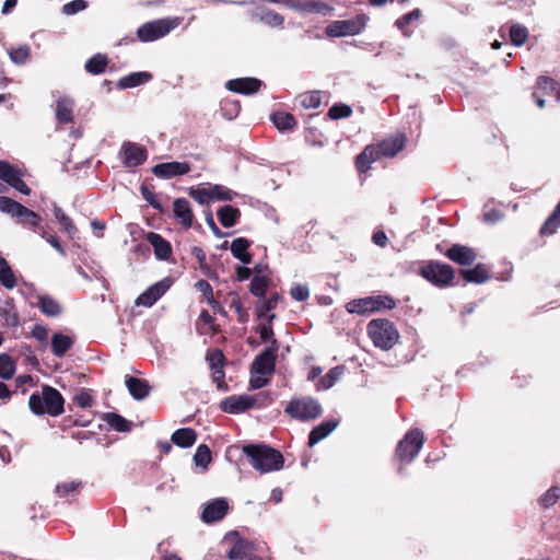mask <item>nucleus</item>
I'll use <instances>...</instances> for the list:
<instances>
[{
  "label": "nucleus",
  "instance_id": "obj_49",
  "mask_svg": "<svg viewBox=\"0 0 560 560\" xmlns=\"http://www.w3.org/2000/svg\"><path fill=\"white\" fill-rule=\"evenodd\" d=\"M528 38V30L521 24H513L510 27V39L513 45L522 46Z\"/></svg>",
  "mask_w": 560,
  "mask_h": 560
},
{
  "label": "nucleus",
  "instance_id": "obj_25",
  "mask_svg": "<svg viewBox=\"0 0 560 560\" xmlns=\"http://www.w3.org/2000/svg\"><path fill=\"white\" fill-rule=\"evenodd\" d=\"M339 424L336 419L325 420L318 425L314 427L308 434V446L313 447L318 442L327 438Z\"/></svg>",
  "mask_w": 560,
  "mask_h": 560
},
{
  "label": "nucleus",
  "instance_id": "obj_35",
  "mask_svg": "<svg viewBox=\"0 0 560 560\" xmlns=\"http://www.w3.org/2000/svg\"><path fill=\"white\" fill-rule=\"evenodd\" d=\"M101 419L117 432L126 433L131 430V422L116 412H105Z\"/></svg>",
  "mask_w": 560,
  "mask_h": 560
},
{
  "label": "nucleus",
  "instance_id": "obj_6",
  "mask_svg": "<svg viewBox=\"0 0 560 560\" xmlns=\"http://www.w3.org/2000/svg\"><path fill=\"white\" fill-rule=\"evenodd\" d=\"M0 211L10 214L16 219V223L34 233L43 230L40 215L10 197L0 196Z\"/></svg>",
  "mask_w": 560,
  "mask_h": 560
},
{
  "label": "nucleus",
  "instance_id": "obj_8",
  "mask_svg": "<svg viewBox=\"0 0 560 560\" xmlns=\"http://www.w3.org/2000/svg\"><path fill=\"white\" fill-rule=\"evenodd\" d=\"M284 412L292 419L310 421L320 417L323 408L318 400L306 396L291 399L285 406Z\"/></svg>",
  "mask_w": 560,
  "mask_h": 560
},
{
  "label": "nucleus",
  "instance_id": "obj_47",
  "mask_svg": "<svg viewBox=\"0 0 560 560\" xmlns=\"http://www.w3.org/2000/svg\"><path fill=\"white\" fill-rule=\"evenodd\" d=\"M422 13L420 9H413L412 11L400 16L395 25L402 32L404 35L409 36V32L407 31V26L413 22L418 21L421 18Z\"/></svg>",
  "mask_w": 560,
  "mask_h": 560
},
{
  "label": "nucleus",
  "instance_id": "obj_56",
  "mask_svg": "<svg viewBox=\"0 0 560 560\" xmlns=\"http://www.w3.org/2000/svg\"><path fill=\"white\" fill-rule=\"evenodd\" d=\"M140 191H141V195L143 197V199L151 206L153 207L155 210H158L159 212H163L164 209L161 205V202L158 200L156 198V195L153 190V187H149L147 185H142L140 187Z\"/></svg>",
  "mask_w": 560,
  "mask_h": 560
},
{
  "label": "nucleus",
  "instance_id": "obj_3",
  "mask_svg": "<svg viewBox=\"0 0 560 560\" xmlns=\"http://www.w3.org/2000/svg\"><path fill=\"white\" fill-rule=\"evenodd\" d=\"M28 407L36 416L58 417L65 411V398L55 387L43 385L40 392L30 396Z\"/></svg>",
  "mask_w": 560,
  "mask_h": 560
},
{
  "label": "nucleus",
  "instance_id": "obj_37",
  "mask_svg": "<svg viewBox=\"0 0 560 560\" xmlns=\"http://www.w3.org/2000/svg\"><path fill=\"white\" fill-rule=\"evenodd\" d=\"M560 228V201L539 230L540 236H550Z\"/></svg>",
  "mask_w": 560,
  "mask_h": 560
},
{
  "label": "nucleus",
  "instance_id": "obj_64",
  "mask_svg": "<svg viewBox=\"0 0 560 560\" xmlns=\"http://www.w3.org/2000/svg\"><path fill=\"white\" fill-rule=\"evenodd\" d=\"M73 400L81 408H89L94 402L92 395L88 390H84V389H82L79 394H77L74 396Z\"/></svg>",
  "mask_w": 560,
  "mask_h": 560
},
{
  "label": "nucleus",
  "instance_id": "obj_9",
  "mask_svg": "<svg viewBox=\"0 0 560 560\" xmlns=\"http://www.w3.org/2000/svg\"><path fill=\"white\" fill-rule=\"evenodd\" d=\"M368 16L357 15L351 20H337L326 26L325 33L329 37H343L360 34L366 25Z\"/></svg>",
  "mask_w": 560,
  "mask_h": 560
},
{
  "label": "nucleus",
  "instance_id": "obj_63",
  "mask_svg": "<svg viewBox=\"0 0 560 560\" xmlns=\"http://www.w3.org/2000/svg\"><path fill=\"white\" fill-rule=\"evenodd\" d=\"M86 8V1L84 0H73V1H70L68 3H66L63 7H62V12L65 14H75L82 10H84Z\"/></svg>",
  "mask_w": 560,
  "mask_h": 560
},
{
  "label": "nucleus",
  "instance_id": "obj_27",
  "mask_svg": "<svg viewBox=\"0 0 560 560\" xmlns=\"http://www.w3.org/2000/svg\"><path fill=\"white\" fill-rule=\"evenodd\" d=\"M36 306L48 317H58L62 313L61 304L50 295L42 294L37 296Z\"/></svg>",
  "mask_w": 560,
  "mask_h": 560
},
{
  "label": "nucleus",
  "instance_id": "obj_43",
  "mask_svg": "<svg viewBox=\"0 0 560 560\" xmlns=\"http://www.w3.org/2000/svg\"><path fill=\"white\" fill-rule=\"evenodd\" d=\"M211 201H232L237 195L235 191L229 189L223 185L209 184Z\"/></svg>",
  "mask_w": 560,
  "mask_h": 560
},
{
  "label": "nucleus",
  "instance_id": "obj_50",
  "mask_svg": "<svg viewBox=\"0 0 560 560\" xmlns=\"http://www.w3.org/2000/svg\"><path fill=\"white\" fill-rule=\"evenodd\" d=\"M536 83L545 94H559L560 84L550 77L539 75Z\"/></svg>",
  "mask_w": 560,
  "mask_h": 560
},
{
  "label": "nucleus",
  "instance_id": "obj_11",
  "mask_svg": "<svg viewBox=\"0 0 560 560\" xmlns=\"http://www.w3.org/2000/svg\"><path fill=\"white\" fill-rule=\"evenodd\" d=\"M278 350V341L272 339L271 345L256 355L252 363L250 372L259 375H271L276 368Z\"/></svg>",
  "mask_w": 560,
  "mask_h": 560
},
{
  "label": "nucleus",
  "instance_id": "obj_15",
  "mask_svg": "<svg viewBox=\"0 0 560 560\" xmlns=\"http://www.w3.org/2000/svg\"><path fill=\"white\" fill-rule=\"evenodd\" d=\"M22 172L7 161L0 160V179L23 195L28 196L31 188L23 180Z\"/></svg>",
  "mask_w": 560,
  "mask_h": 560
},
{
  "label": "nucleus",
  "instance_id": "obj_5",
  "mask_svg": "<svg viewBox=\"0 0 560 560\" xmlns=\"http://www.w3.org/2000/svg\"><path fill=\"white\" fill-rule=\"evenodd\" d=\"M424 442V433L418 428L409 430L398 442L394 453V459L399 463L398 474L417 457Z\"/></svg>",
  "mask_w": 560,
  "mask_h": 560
},
{
  "label": "nucleus",
  "instance_id": "obj_46",
  "mask_svg": "<svg viewBox=\"0 0 560 560\" xmlns=\"http://www.w3.org/2000/svg\"><path fill=\"white\" fill-rule=\"evenodd\" d=\"M15 363L8 353L0 354V378L10 380L15 373Z\"/></svg>",
  "mask_w": 560,
  "mask_h": 560
},
{
  "label": "nucleus",
  "instance_id": "obj_61",
  "mask_svg": "<svg viewBox=\"0 0 560 560\" xmlns=\"http://www.w3.org/2000/svg\"><path fill=\"white\" fill-rule=\"evenodd\" d=\"M303 10L306 11V12H316V13H327V12H330L332 10L331 7H329L327 3L325 2H320V1H307L306 3H304L303 5Z\"/></svg>",
  "mask_w": 560,
  "mask_h": 560
},
{
  "label": "nucleus",
  "instance_id": "obj_30",
  "mask_svg": "<svg viewBox=\"0 0 560 560\" xmlns=\"http://www.w3.org/2000/svg\"><path fill=\"white\" fill-rule=\"evenodd\" d=\"M255 304V311L258 318L267 316V313L275 310L278 303L282 300V295L278 292H272L268 298H258Z\"/></svg>",
  "mask_w": 560,
  "mask_h": 560
},
{
  "label": "nucleus",
  "instance_id": "obj_24",
  "mask_svg": "<svg viewBox=\"0 0 560 560\" xmlns=\"http://www.w3.org/2000/svg\"><path fill=\"white\" fill-rule=\"evenodd\" d=\"M459 275L466 282L476 284L485 283L490 279L489 268L482 262L477 264L470 269H459Z\"/></svg>",
  "mask_w": 560,
  "mask_h": 560
},
{
  "label": "nucleus",
  "instance_id": "obj_51",
  "mask_svg": "<svg viewBox=\"0 0 560 560\" xmlns=\"http://www.w3.org/2000/svg\"><path fill=\"white\" fill-rule=\"evenodd\" d=\"M188 195H189V197H191L194 200H196L200 205H208L209 202H211L209 185L207 187H205V186L190 187L188 189Z\"/></svg>",
  "mask_w": 560,
  "mask_h": 560
},
{
  "label": "nucleus",
  "instance_id": "obj_58",
  "mask_svg": "<svg viewBox=\"0 0 560 560\" xmlns=\"http://www.w3.org/2000/svg\"><path fill=\"white\" fill-rule=\"evenodd\" d=\"M237 315V322L241 324H246L249 319V315L247 311L244 308L243 303L237 294L233 295V300L230 305Z\"/></svg>",
  "mask_w": 560,
  "mask_h": 560
},
{
  "label": "nucleus",
  "instance_id": "obj_10",
  "mask_svg": "<svg viewBox=\"0 0 560 560\" xmlns=\"http://www.w3.org/2000/svg\"><path fill=\"white\" fill-rule=\"evenodd\" d=\"M206 361L211 370L212 381L217 384V388L222 392L229 390V385L225 382L224 368L226 364V358L223 351L219 348H213L207 351Z\"/></svg>",
  "mask_w": 560,
  "mask_h": 560
},
{
  "label": "nucleus",
  "instance_id": "obj_42",
  "mask_svg": "<svg viewBox=\"0 0 560 560\" xmlns=\"http://www.w3.org/2000/svg\"><path fill=\"white\" fill-rule=\"evenodd\" d=\"M346 310L351 314L364 315L372 313L370 296L355 299L346 304Z\"/></svg>",
  "mask_w": 560,
  "mask_h": 560
},
{
  "label": "nucleus",
  "instance_id": "obj_2",
  "mask_svg": "<svg viewBox=\"0 0 560 560\" xmlns=\"http://www.w3.org/2000/svg\"><path fill=\"white\" fill-rule=\"evenodd\" d=\"M242 450L252 467L260 474L280 470L283 467L284 458L282 454L268 445L247 444Z\"/></svg>",
  "mask_w": 560,
  "mask_h": 560
},
{
  "label": "nucleus",
  "instance_id": "obj_4",
  "mask_svg": "<svg viewBox=\"0 0 560 560\" xmlns=\"http://www.w3.org/2000/svg\"><path fill=\"white\" fill-rule=\"evenodd\" d=\"M366 332L376 348L388 351L400 339V334L395 324L387 318H374L369 322Z\"/></svg>",
  "mask_w": 560,
  "mask_h": 560
},
{
  "label": "nucleus",
  "instance_id": "obj_20",
  "mask_svg": "<svg viewBox=\"0 0 560 560\" xmlns=\"http://www.w3.org/2000/svg\"><path fill=\"white\" fill-rule=\"evenodd\" d=\"M228 512L229 503L225 499H213L205 505L201 513V520L207 524L219 522L224 518Z\"/></svg>",
  "mask_w": 560,
  "mask_h": 560
},
{
  "label": "nucleus",
  "instance_id": "obj_33",
  "mask_svg": "<svg viewBox=\"0 0 560 560\" xmlns=\"http://www.w3.org/2000/svg\"><path fill=\"white\" fill-rule=\"evenodd\" d=\"M56 118L59 124L67 125L73 121V102L69 98H59L56 103Z\"/></svg>",
  "mask_w": 560,
  "mask_h": 560
},
{
  "label": "nucleus",
  "instance_id": "obj_13",
  "mask_svg": "<svg viewBox=\"0 0 560 560\" xmlns=\"http://www.w3.org/2000/svg\"><path fill=\"white\" fill-rule=\"evenodd\" d=\"M173 24L166 20H156L142 24L137 30L140 42L148 43L160 39L171 32Z\"/></svg>",
  "mask_w": 560,
  "mask_h": 560
},
{
  "label": "nucleus",
  "instance_id": "obj_18",
  "mask_svg": "<svg viewBox=\"0 0 560 560\" xmlns=\"http://www.w3.org/2000/svg\"><path fill=\"white\" fill-rule=\"evenodd\" d=\"M191 165L188 162H165L152 167V173L162 179H170L186 175L190 172Z\"/></svg>",
  "mask_w": 560,
  "mask_h": 560
},
{
  "label": "nucleus",
  "instance_id": "obj_1",
  "mask_svg": "<svg viewBox=\"0 0 560 560\" xmlns=\"http://www.w3.org/2000/svg\"><path fill=\"white\" fill-rule=\"evenodd\" d=\"M408 142L404 132L389 135L378 143L368 144L361 153L355 156L354 165L359 173H366L371 164L381 159H393L401 152Z\"/></svg>",
  "mask_w": 560,
  "mask_h": 560
},
{
  "label": "nucleus",
  "instance_id": "obj_52",
  "mask_svg": "<svg viewBox=\"0 0 560 560\" xmlns=\"http://www.w3.org/2000/svg\"><path fill=\"white\" fill-rule=\"evenodd\" d=\"M194 462L197 466H201L207 468L208 465L212 462V454L208 445L200 444L196 453L194 455Z\"/></svg>",
  "mask_w": 560,
  "mask_h": 560
},
{
  "label": "nucleus",
  "instance_id": "obj_40",
  "mask_svg": "<svg viewBox=\"0 0 560 560\" xmlns=\"http://www.w3.org/2000/svg\"><path fill=\"white\" fill-rule=\"evenodd\" d=\"M271 280L268 276L255 275L249 283V292L257 298H265Z\"/></svg>",
  "mask_w": 560,
  "mask_h": 560
},
{
  "label": "nucleus",
  "instance_id": "obj_54",
  "mask_svg": "<svg viewBox=\"0 0 560 560\" xmlns=\"http://www.w3.org/2000/svg\"><path fill=\"white\" fill-rule=\"evenodd\" d=\"M11 60L16 65H24L31 57V49L27 45L12 48L9 51Z\"/></svg>",
  "mask_w": 560,
  "mask_h": 560
},
{
  "label": "nucleus",
  "instance_id": "obj_12",
  "mask_svg": "<svg viewBox=\"0 0 560 560\" xmlns=\"http://www.w3.org/2000/svg\"><path fill=\"white\" fill-rule=\"evenodd\" d=\"M436 249L451 261L462 267L471 266L478 257L475 248L463 244H453L445 250L441 244H438Z\"/></svg>",
  "mask_w": 560,
  "mask_h": 560
},
{
  "label": "nucleus",
  "instance_id": "obj_28",
  "mask_svg": "<svg viewBox=\"0 0 560 560\" xmlns=\"http://www.w3.org/2000/svg\"><path fill=\"white\" fill-rule=\"evenodd\" d=\"M250 245L252 242L246 237H237L232 241L230 249L236 259H238L244 265H249L253 260L252 255L247 252Z\"/></svg>",
  "mask_w": 560,
  "mask_h": 560
},
{
  "label": "nucleus",
  "instance_id": "obj_39",
  "mask_svg": "<svg viewBox=\"0 0 560 560\" xmlns=\"http://www.w3.org/2000/svg\"><path fill=\"white\" fill-rule=\"evenodd\" d=\"M54 215L60 224L61 230L65 231L70 237H73L77 234L78 229L74 225L72 219L68 217L65 211L57 205H54Z\"/></svg>",
  "mask_w": 560,
  "mask_h": 560
},
{
  "label": "nucleus",
  "instance_id": "obj_41",
  "mask_svg": "<svg viewBox=\"0 0 560 560\" xmlns=\"http://www.w3.org/2000/svg\"><path fill=\"white\" fill-rule=\"evenodd\" d=\"M0 283L9 290L16 285L15 275L7 259L2 256H0Z\"/></svg>",
  "mask_w": 560,
  "mask_h": 560
},
{
  "label": "nucleus",
  "instance_id": "obj_16",
  "mask_svg": "<svg viewBox=\"0 0 560 560\" xmlns=\"http://www.w3.org/2000/svg\"><path fill=\"white\" fill-rule=\"evenodd\" d=\"M230 560H265L257 553V547L253 541L245 538H236L233 546L228 551Z\"/></svg>",
  "mask_w": 560,
  "mask_h": 560
},
{
  "label": "nucleus",
  "instance_id": "obj_60",
  "mask_svg": "<svg viewBox=\"0 0 560 560\" xmlns=\"http://www.w3.org/2000/svg\"><path fill=\"white\" fill-rule=\"evenodd\" d=\"M81 487L80 481H69L57 485L56 493L59 498H66L69 493L75 492Z\"/></svg>",
  "mask_w": 560,
  "mask_h": 560
},
{
  "label": "nucleus",
  "instance_id": "obj_17",
  "mask_svg": "<svg viewBox=\"0 0 560 560\" xmlns=\"http://www.w3.org/2000/svg\"><path fill=\"white\" fill-rule=\"evenodd\" d=\"M255 404H257L256 397L232 395L220 402V409L226 413L238 415L254 408Z\"/></svg>",
  "mask_w": 560,
  "mask_h": 560
},
{
  "label": "nucleus",
  "instance_id": "obj_34",
  "mask_svg": "<svg viewBox=\"0 0 560 560\" xmlns=\"http://www.w3.org/2000/svg\"><path fill=\"white\" fill-rule=\"evenodd\" d=\"M217 215L220 223L224 228H232L238 222L241 218V211L236 207L226 205L218 210Z\"/></svg>",
  "mask_w": 560,
  "mask_h": 560
},
{
  "label": "nucleus",
  "instance_id": "obj_14",
  "mask_svg": "<svg viewBox=\"0 0 560 560\" xmlns=\"http://www.w3.org/2000/svg\"><path fill=\"white\" fill-rule=\"evenodd\" d=\"M125 167L133 168L142 165L148 159V151L136 142H124L119 152Z\"/></svg>",
  "mask_w": 560,
  "mask_h": 560
},
{
  "label": "nucleus",
  "instance_id": "obj_22",
  "mask_svg": "<svg viewBox=\"0 0 560 560\" xmlns=\"http://www.w3.org/2000/svg\"><path fill=\"white\" fill-rule=\"evenodd\" d=\"M145 240L153 247L154 255L160 260H168L172 256V245L163 236L155 232H148Z\"/></svg>",
  "mask_w": 560,
  "mask_h": 560
},
{
  "label": "nucleus",
  "instance_id": "obj_53",
  "mask_svg": "<svg viewBox=\"0 0 560 560\" xmlns=\"http://www.w3.org/2000/svg\"><path fill=\"white\" fill-rule=\"evenodd\" d=\"M351 115H352V108L349 105L343 104V103L334 104L327 113V116L332 120L348 118Z\"/></svg>",
  "mask_w": 560,
  "mask_h": 560
},
{
  "label": "nucleus",
  "instance_id": "obj_55",
  "mask_svg": "<svg viewBox=\"0 0 560 560\" xmlns=\"http://www.w3.org/2000/svg\"><path fill=\"white\" fill-rule=\"evenodd\" d=\"M560 498V488L559 487H551L548 489L540 498H539V504L544 509H548L550 506H553Z\"/></svg>",
  "mask_w": 560,
  "mask_h": 560
},
{
  "label": "nucleus",
  "instance_id": "obj_48",
  "mask_svg": "<svg viewBox=\"0 0 560 560\" xmlns=\"http://www.w3.org/2000/svg\"><path fill=\"white\" fill-rule=\"evenodd\" d=\"M341 374H342V369L340 366H335V368L330 369L327 372V374L324 375L319 380V382L317 384V388L318 389H328V388L332 387Z\"/></svg>",
  "mask_w": 560,
  "mask_h": 560
},
{
  "label": "nucleus",
  "instance_id": "obj_57",
  "mask_svg": "<svg viewBox=\"0 0 560 560\" xmlns=\"http://www.w3.org/2000/svg\"><path fill=\"white\" fill-rule=\"evenodd\" d=\"M0 316L5 327L14 328L20 325L19 314L13 308H0Z\"/></svg>",
  "mask_w": 560,
  "mask_h": 560
},
{
  "label": "nucleus",
  "instance_id": "obj_23",
  "mask_svg": "<svg viewBox=\"0 0 560 560\" xmlns=\"http://www.w3.org/2000/svg\"><path fill=\"white\" fill-rule=\"evenodd\" d=\"M173 212L175 219L178 220L185 229L191 228L195 215L187 199H175L173 203Z\"/></svg>",
  "mask_w": 560,
  "mask_h": 560
},
{
  "label": "nucleus",
  "instance_id": "obj_19",
  "mask_svg": "<svg viewBox=\"0 0 560 560\" xmlns=\"http://www.w3.org/2000/svg\"><path fill=\"white\" fill-rule=\"evenodd\" d=\"M171 284L170 278L154 283L137 298L136 305L151 307L170 289Z\"/></svg>",
  "mask_w": 560,
  "mask_h": 560
},
{
  "label": "nucleus",
  "instance_id": "obj_21",
  "mask_svg": "<svg viewBox=\"0 0 560 560\" xmlns=\"http://www.w3.org/2000/svg\"><path fill=\"white\" fill-rule=\"evenodd\" d=\"M262 85V82L256 78H238L229 80L225 84L226 89L244 95L257 93Z\"/></svg>",
  "mask_w": 560,
  "mask_h": 560
},
{
  "label": "nucleus",
  "instance_id": "obj_7",
  "mask_svg": "<svg viewBox=\"0 0 560 560\" xmlns=\"http://www.w3.org/2000/svg\"><path fill=\"white\" fill-rule=\"evenodd\" d=\"M419 275L428 282L440 289L453 285L455 280L454 268L451 265L439 260H429L424 262L419 269Z\"/></svg>",
  "mask_w": 560,
  "mask_h": 560
},
{
  "label": "nucleus",
  "instance_id": "obj_59",
  "mask_svg": "<svg viewBox=\"0 0 560 560\" xmlns=\"http://www.w3.org/2000/svg\"><path fill=\"white\" fill-rule=\"evenodd\" d=\"M276 318V315L275 314H271L268 316V323L267 324H261L259 325L258 327V332H259V336H260V339L264 341V342H272V339H276L273 336V329H272V326H271V322Z\"/></svg>",
  "mask_w": 560,
  "mask_h": 560
},
{
  "label": "nucleus",
  "instance_id": "obj_29",
  "mask_svg": "<svg viewBox=\"0 0 560 560\" xmlns=\"http://www.w3.org/2000/svg\"><path fill=\"white\" fill-rule=\"evenodd\" d=\"M153 78L152 73L148 71L132 72L119 79L117 88L125 90L129 88H136L138 85L148 83Z\"/></svg>",
  "mask_w": 560,
  "mask_h": 560
},
{
  "label": "nucleus",
  "instance_id": "obj_38",
  "mask_svg": "<svg viewBox=\"0 0 560 560\" xmlns=\"http://www.w3.org/2000/svg\"><path fill=\"white\" fill-rule=\"evenodd\" d=\"M270 118L276 128L280 131H290L296 126L295 117L287 112H276Z\"/></svg>",
  "mask_w": 560,
  "mask_h": 560
},
{
  "label": "nucleus",
  "instance_id": "obj_31",
  "mask_svg": "<svg viewBox=\"0 0 560 560\" xmlns=\"http://www.w3.org/2000/svg\"><path fill=\"white\" fill-rule=\"evenodd\" d=\"M171 441L183 448L192 446L197 441V432L191 428H182L173 432Z\"/></svg>",
  "mask_w": 560,
  "mask_h": 560
},
{
  "label": "nucleus",
  "instance_id": "obj_62",
  "mask_svg": "<svg viewBox=\"0 0 560 560\" xmlns=\"http://www.w3.org/2000/svg\"><path fill=\"white\" fill-rule=\"evenodd\" d=\"M290 295L295 301L304 302L310 298V290L306 285L295 284L291 288Z\"/></svg>",
  "mask_w": 560,
  "mask_h": 560
},
{
  "label": "nucleus",
  "instance_id": "obj_32",
  "mask_svg": "<svg viewBox=\"0 0 560 560\" xmlns=\"http://www.w3.org/2000/svg\"><path fill=\"white\" fill-rule=\"evenodd\" d=\"M73 339L62 332H55L51 337V351L58 357L62 358L73 346Z\"/></svg>",
  "mask_w": 560,
  "mask_h": 560
},
{
  "label": "nucleus",
  "instance_id": "obj_45",
  "mask_svg": "<svg viewBox=\"0 0 560 560\" xmlns=\"http://www.w3.org/2000/svg\"><path fill=\"white\" fill-rule=\"evenodd\" d=\"M370 299L372 313L381 310H393L396 306V302L390 295H374Z\"/></svg>",
  "mask_w": 560,
  "mask_h": 560
},
{
  "label": "nucleus",
  "instance_id": "obj_44",
  "mask_svg": "<svg viewBox=\"0 0 560 560\" xmlns=\"http://www.w3.org/2000/svg\"><path fill=\"white\" fill-rule=\"evenodd\" d=\"M300 105L306 109H315L322 105V95L318 91H311L299 96Z\"/></svg>",
  "mask_w": 560,
  "mask_h": 560
},
{
  "label": "nucleus",
  "instance_id": "obj_36",
  "mask_svg": "<svg viewBox=\"0 0 560 560\" xmlns=\"http://www.w3.org/2000/svg\"><path fill=\"white\" fill-rule=\"evenodd\" d=\"M108 61L107 55L98 52L86 60L84 69L88 73L97 75L105 72Z\"/></svg>",
  "mask_w": 560,
  "mask_h": 560
},
{
  "label": "nucleus",
  "instance_id": "obj_26",
  "mask_svg": "<svg viewBox=\"0 0 560 560\" xmlns=\"http://www.w3.org/2000/svg\"><path fill=\"white\" fill-rule=\"evenodd\" d=\"M125 383L130 395L136 400L144 399L149 395L151 389L149 382L147 380L139 378L136 376L127 375Z\"/></svg>",
  "mask_w": 560,
  "mask_h": 560
}]
</instances>
